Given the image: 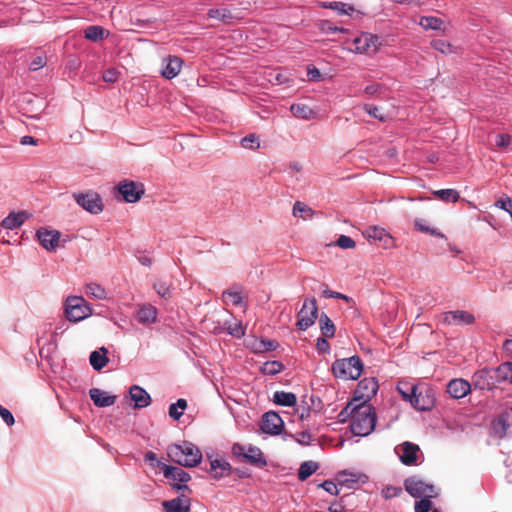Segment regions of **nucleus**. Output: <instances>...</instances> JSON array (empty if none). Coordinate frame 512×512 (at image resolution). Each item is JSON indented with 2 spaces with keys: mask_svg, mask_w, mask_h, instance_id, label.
Listing matches in <instances>:
<instances>
[{
  "mask_svg": "<svg viewBox=\"0 0 512 512\" xmlns=\"http://www.w3.org/2000/svg\"><path fill=\"white\" fill-rule=\"evenodd\" d=\"M376 414L373 406L366 401L358 402L350 423V429L356 436H367L374 430Z\"/></svg>",
  "mask_w": 512,
  "mask_h": 512,
  "instance_id": "1",
  "label": "nucleus"
},
{
  "mask_svg": "<svg viewBox=\"0 0 512 512\" xmlns=\"http://www.w3.org/2000/svg\"><path fill=\"white\" fill-rule=\"evenodd\" d=\"M168 456L171 461L185 467H195L202 460L200 449L188 441L170 445L168 447Z\"/></svg>",
  "mask_w": 512,
  "mask_h": 512,
  "instance_id": "2",
  "label": "nucleus"
},
{
  "mask_svg": "<svg viewBox=\"0 0 512 512\" xmlns=\"http://www.w3.org/2000/svg\"><path fill=\"white\" fill-rule=\"evenodd\" d=\"M331 370L336 378L343 380H356L360 377L363 371V363L358 356L337 359L332 364Z\"/></svg>",
  "mask_w": 512,
  "mask_h": 512,
  "instance_id": "3",
  "label": "nucleus"
},
{
  "mask_svg": "<svg viewBox=\"0 0 512 512\" xmlns=\"http://www.w3.org/2000/svg\"><path fill=\"white\" fill-rule=\"evenodd\" d=\"M410 390L411 393L408 394L399 388V392L405 399L409 398L413 407L420 411H427L433 408L435 404V398L431 389L426 387L412 386Z\"/></svg>",
  "mask_w": 512,
  "mask_h": 512,
  "instance_id": "4",
  "label": "nucleus"
},
{
  "mask_svg": "<svg viewBox=\"0 0 512 512\" xmlns=\"http://www.w3.org/2000/svg\"><path fill=\"white\" fill-rule=\"evenodd\" d=\"M65 314L69 321L78 322L92 314V308L83 297L70 296L66 299Z\"/></svg>",
  "mask_w": 512,
  "mask_h": 512,
  "instance_id": "5",
  "label": "nucleus"
},
{
  "mask_svg": "<svg viewBox=\"0 0 512 512\" xmlns=\"http://www.w3.org/2000/svg\"><path fill=\"white\" fill-rule=\"evenodd\" d=\"M173 489L180 495L172 500L164 501L162 506L166 512H189L191 508V499L186 492L192 491L186 484H171Z\"/></svg>",
  "mask_w": 512,
  "mask_h": 512,
  "instance_id": "6",
  "label": "nucleus"
},
{
  "mask_svg": "<svg viewBox=\"0 0 512 512\" xmlns=\"http://www.w3.org/2000/svg\"><path fill=\"white\" fill-rule=\"evenodd\" d=\"M405 490L414 498L434 497L435 488L417 476H412L404 481Z\"/></svg>",
  "mask_w": 512,
  "mask_h": 512,
  "instance_id": "7",
  "label": "nucleus"
},
{
  "mask_svg": "<svg viewBox=\"0 0 512 512\" xmlns=\"http://www.w3.org/2000/svg\"><path fill=\"white\" fill-rule=\"evenodd\" d=\"M318 317V306L315 298L305 300L301 310L297 314V327L306 330L312 326Z\"/></svg>",
  "mask_w": 512,
  "mask_h": 512,
  "instance_id": "8",
  "label": "nucleus"
},
{
  "mask_svg": "<svg viewBox=\"0 0 512 512\" xmlns=\"http://www.w3.org/2000/svg\"><path fill=\"white\" fill-rule=\"evenodd\" d=\"M73 198L79 206L92 214H99L103 211L101 197L96 192L74 193Z\"/></svg>",
  "mask_w": 512,
  "mask_h": 512,
  "instance_id": "9",
  "label": "nucleus"
},
{
  "mask_svg": "<svg viewBox=\"0 0 512 512\" xmlns=\"http://www.w3.org/2000/svg\"><path fill=\"white\" fill-rule=\"evenodd\" d=\"M354 48L352 51L356 53L374 54L380 46L379 37L370 33H363L353 40Z\"/></svg>",
  "mask_w": 512,
  "mask_h": 512,
  "instance_id": "10",
  "label": "nucleus"
},
{
  "mask_svg": "<svg viewBox=\"0 0 512 512\" xmlns=\"http://www.w3.org/2000/svg\"><path fill=\"white\" fill-rule=\"evenodd\" d=\"M378 388L379 385L376 378H364L358 383L353 399H359V402L366 401L368 403L376 395Z\"/></svg>",
  "mask_w": 512,
  "mask_h": 512,
  "instance_id": "11",
  "label": "nucleus"
},
{
  "mask_svg": "<svg viewBox=\"0 0 512 512\" xmlns=\"http://www.w3.org/2000/svg\"><path fill=\"white\" fill-rule=\"evenodd\" d=\"M118 191L123 196V199L128 203H135L139 201L144 194V189L141 184L127 180L118 185Z\"/></svg>",
  "mask_w": 512,
  "mask_h": 512,
  "instance_id": "12",
  "label": "nucleus"
},
{
  "mask_svg": "<svg viewBox=\"0 0 512 512\" xmlns=\"http://www.w3.org/2000/svg\"><path fill=\"white\" fill-rule=\"evenodd\" d=\"M283 426L284 422L276 412L269 411L262 416L261 429L266 434H280Z\"/></svg>",
  "mask_w": 512,
  "mask_h": 512,
  "instance_id": "13",
  "label": "nucleus"
},
{
  "mask_svg": "<svg viewBox=\"0 0 512 512\" xmlns=\"http://www.w3.org/2000/svg\"><path fill=\"white\" fill-rule=\"evenodd\" d=\"M474 322V315L468 311L456 310L443 314V323L446 325H471Z\"/></svg>",
  "mask_w": 512,
  "mask_h": 512,
  "instance_id": "14",
  "label": "nucleus"
},
{
  "mask_svg": "<svg viewBox=\"0 0 512 512\" xmlns=\"http://www.w3.org/2000/svg\"><path fill=\"white\" fill-rule=\"evenodd\" d=\"M419 446L411 443L404 442L397 448V453H399L400 460L404 465L410 466L416 464Z\"/></svg>",
  "mask_w": 512,
  "mask_h": 512,
  "instance_id": "15",
  "label": "nucleus"
},
{
  "mask_svg": "<svg viewBox=\"0 0 512 512\" xmlns=\"http://www.w3.org/2000/svg\"><path fill=\"white\" fill-rule=\"evenodd\" d=\"M37 237L43 248L52 251L59 245L61 234L57 230L41 228L37 231Z\"/></svg>",
  "mask_w": 512,
  "mask_h": 512,
  "instance_id": "16",
  "label": "nucleus"
},
{
  "mask_svg": "<svg viewBox=\"0 0 512 512\" xmlns=\"http://www.w3.org/2000/svg\"><path fill=\"white\" fill-rule=\"evenodd\" d=\"M182 64L181 58L169 55L162 60L161 75L166 79L175 78L180 73Z\"/></svg>",
  "mask_w": 512,
  "mask_h": 512,
  "instance_id": "17",
  "label": "nucleus"
},
{
  "mask_svg": "<svg viewBox=\"0 0 512 512\" xmlns=\"http://www.w3.org/2000/svg\"><path fill=\"white\" fill-rule=\"evenodd\" d=\"M364 236L369 240L373 241L375 244H380L383 247H388L392 241V236L381 227L370 226L365 232Z\"/></svg>",
  "mask_w": 512,
  "mask_h": 512,
  "instance_id": "18",
  "label": "nucleus"
},
{
  "mask_svg": "<svg viewBox=\"0 0 512 512\" xmlns=\"http://www.w3.org/2000/svg\"><path fill=\"white\" fill-rule=\"evenodd\" d=\"M471 391L468 381L458 378L451 380L447 385V393L454 399L465 397Z\"/></svg>",
  "mask_w": 512,
  "mask_h": 512,
  "instance_id": "19",
  "label": "nucleus"
},
{
  "mask_svg": "<svg viewBox=\"0 0 512 512\" xmlns=\"http://www.w3.org/2000/svg\"><path fill=\"white\" fill-rule=\"evenodd\" d=\"M90 398L97 407H108L115 403L116 396L110 395L107 392L99 389L92 388L89 391Z\"/></svg>",
  "mask_w": 512,
  "mask_h": 512,
  "instance_id": "20",
  "label": "nucleus"
},
{
  "mask_svg": "<svg viewBox=\"0 0 512 512\" xmlns=\"http://www.w3.org/2000/svg\"><path fill=\"white\" fill-rule=\"evenodd\" d=\"M160 465L163 467L164 476L168 479L178 481L177 484H185L191 479L190 475L181 468L158 463V466Z\"/></svg>",
  "mask_w": 512,
  "mask_h": 512,
  "instance_id": "21",
  "label": "nucleus"
},
{
  "mask_svg": "<svg viewBox=\"0 0 512 512\" xmlns=\"http://www.w3.org/2000/svg\"><path fill=\"white\" fill-rule=\"evenodd\" d=\"M244 460H246L249 464L263 468L267 465V461L264 457L263 452L260 448L256 446H248L246 450V454L244 455Z\"/></svg>",
  "mask_w": 512,
  "mask_h": 512,
  "instance_id": "22",
  "label": "nucleus"
},
{
  "mask_svg": "<svg viewBox=\"0 0 512 512\" xmlns=\"http://www.w3.org/2000/svg\"><path fill=\"white\" fill-rule=\"evenodd\" d=\"M129 394L131 399L135 402L136 408H144L150 405V395L142 387L133 385L129 390Z\"/></svg>",
  "mask_w": 512,
  "mask_h": 512,
  "instance_id": "23",
  "label": "nucleus"
},
{
  "mask_svg": "<svg viewBox=\"0 0 512 512\" xmlns=\"http://www.w3.org/2000/svg\"><path fill=\"white\" fill-rule=\"evenodd\" d=\"M27 214L25 212L10 213L1 222V226L5 229H16L20 227L26 220Z\"/></svg>",
  "mask_w": 512,
  "mask_h": 512,
  "instance_id": "24",
  "label": "nucleus"
},
{
  "mask_svg": "<svg viewBox=\"0 0 512 512\" xmlns=\"http://www.w3.org/2000/svg\"><path fill=\"white\" fill-rule=\"evenodd\" d=\"M107 352V349L102 347L99 350H95L90 354V364L95 370L100 371L102 368L106 366L108 362Z\"/></svg>",
  "mask_w": 512,
  "mask_h": 512,
  "instance_id": "25",
  "label": "nucleus"
},
{
  "mask_svg": "<svg viewBox=\"0 0 512 512\" xmlns=\"http://www.w3.org/2000/svg\"><path fill=\"white\" fill-rule=\"evenodd\" d=\"M273 401L277 405L291 407L296 405L297 397L291 392L276 391L273 395Z\"/></svg>",
  "mask_w": 512,
  "mask_h": 512,
  "instance_id": "26",
  "label": "nucleus"
},
{
  "mask_svg": "<svg viewBox=\"0 0 512 512\" xmlns=\"http://www.w3.org/2000/svg\"><path fill=\"white\" fill-rule=\"evenodd\" d=\"M231 469V465L222 459H214L210 462V471L213 478L220 479Z\"/></svg>",
  "mask_w": 512,
  "mask_h": 512,
  "instance_id": "27",
  "label": "nucleus"
},
{
  "mask_svg": "<svg viewBox=\"0 0 512 512\" xmlns=\"http://www.w3.org/2000/svg\"><path fill=\"white\" fill-rule=\"evenodd\" d=\"M290 111L295 117H298V118H301L304 120H310L315 115V112L308 105L303 104V103L291 105Z\"/></svg>",
  "mask_w": 512,
  "mask_h": 512,
  "instance_id": "28",
  "label": "nucleus"
},
{
  "mask_svg": "<svg viewBox=\"0 0 512 512\" xmlns=\"http://www.w3.org/2000/svg\"><path fill=\"white\" fill-rule=\"evenodd\" d=\"M207 16L208 18L217 19L225 24L230 23L234 19L231 10L227 8L209 9Z\"/></svg>",
  "mask_w": 512,
  "mask_h": 512,
  "instance_id": "29",
  "label": "nucleus"
},
{
  "mask_svg": "<svg viewBox=\"0 0 512 512\" xmlns=\"http://www.w3.org/2000/svg\"><path fill=\"white\" fill-rule=\"evenodd\" d=\"M157 317V310L151 305L142 306L137 312V319L141 323L154 322Z\"/></svg>",
  "mask_w": 512,
  "mask_h": 512,
  "instance_id": "30",
  "label": "nucleus"
},
{
  "mask_svg": "<svg viewBox=\"0 0 512 512\" xmlns=\"http://www.w3.org/2000/svg\"><path fill=\"white\" fill-rule=\"evenodd\" d=\"M224 326L225 331L233 337L241 338L245 335V329L243 328L242 323L236 319L225 320Z\"/></svg>",
  "mask_w": 512,
  "mask_h": 512,
  "instance_id": "31",
  "label": "nucleus"
},
{
  "mask_svg": "<svg viewBox=\"0 0 512 512\" xmlns=\"http://www.w3.org/2000/svg\"><path fill=\"white\" fill-rule=\"evenodd\" d=\"M319 468V465L314 461H305L303 462L298 470V479L300 481H305L308 479L313 473H315Z\"/></svg>",
  "mask_w": 512,
  "mask_h": 512,
  "instance_id": "32",
  "label": "nucleus"
},
{
  "mask_svg": "<svg viewBox=\"0 0 512 512\" xmlns=\"http://www.w3.org/2000/svg\"><path fill=\"white\" fill-rule=\"evenodd\" d=\"M320 330L324 337H333L335 334V325L327 314L322 313L319 319Z\"/></svg>",
  "mask_w": 512,
  "mask_h": 512,
  "instance_id": "33",
  "label": "nucleus"
},
{
  "mask_svg": "<svg viewBox=\"0 0 512 512\" xmlns=\"http://www.w3.org/2000/svg\"><path fill=\"white\" fill-rule=\"evenodd\" d=\"M431 46L432 48H434L436 51L440 52L443 55L456 54L458 52L455 46L442 39L433 40L431 42Z\"/></svg>",
  "mask_w": 512,
  "mask_h": 512,
  "instance_id": "34",
  "label": "nucleus"
},
{
  "mask_svg": "<svg viewBox=\"0 0 512 512\" xmlns=\"http://www.w3.org/2000/svg\"><path fill=\"white\" fill-rule=\"evenodd\" d=\"M433 194L440 200L455 203L459 200V192L455 189H442L434 191Z\"/></svg>",
  "mask_w": 512,
  "mask_h": 512,
  "instance_id": "35",
  "label": "nucleus"
},
{
  "mask_svg": "<svg viewBox=\"0 0 512 512\" xmlns=\"http://www.w3.org/2000/svg\"><path fill=\"white\" fill-rule=\"evenodd\" d=\"M222 299L226 304L229 302L236 306L242 304L241 292L238 289H227L223 291Z\"/></svg>",
  "mask_w": 512,
  "mask_h": 512,
  "instance_id": "36",
  "label": "nucleus"
},
{
  "mask_svg": "<svg viewBox=\"0 0 512 512\" xmlns=\"http://www.w3.org/2000/svg\"><path fill=\"white\" fill-rule=\"evenodd\" d=\"M186 407L187 401L185 399H178L176 403L170 405L169 416L174 420H179Z\"/></svg>",
  "mask_w": 512,
  "mask_h": 512,
  "instance_id": "37",
  "label": "nucleus"
},
{
  "mask_svg": "<svg viewBox=\"0 0 512 512\" xmlns=\"http://www.w3.org/2000/svg\"><path fill=\"white\" fill-rule=\"evenodd\" d=\"M496 378L500 381L510 380L512 382V363L506 362L501 364L495 370Z\"/></svg>",
  "mask_w": 512,
  "mask_h": 512,
  "instance_id": "38",
  "label": "nucleus"
},
{
  "mask_svg": "<svg viewBox=\"0 0 512 512\" xmlns=\"http://www.w3.org/2000/svg\"><path fill=\"white\" fill-rule=\"evenodd\" d=\"M419 24L424 29L438 30L441 28L443 21L434 16H423L421 17Z\"/></svg>",
  "mask_w": 512,
  "mask_h": 512,
  "instance_id": "39",
  "label": "nucleus"
},
{
  "mask_svg": "<svg viewBox=\"0 0 512 512\" xmlns=\"http://www.w3.org/2000/svg\"><path fill=\"white\" fill-rule=\"evenodd\" d=\"M85 292L87 295L95 298V299H104L106 298L105 289L96 283H89L85 287Z\"/></svg>",
  "mask_w": 512,
  "mask_h": 512,
  "instance_id": "40",
  "label": "nucleus"
},
{
  "mask_svg": "<svg viewBox=\"0 0 512 512\" xmlns=\"http://www.w3.org/2000/svg\"><path fill=\"white\" fill-rule=\"evenodd\" d=\"M492 431L494 432V434H496L500 438L510 434V432L508 431V426L505 423L503 415H501L495 421H493Z\"/></svg>",
  "mask_w": 512,
  "mask_h": 512,
  "instance_id": "41",
  "label": "nucleus"
},
{
  "mask_svg": "<svg viewBox=\"0 0 512 512\" xmlns=\"http://www.w3.org/2000/svg\"><path fill=\"white\" fill-rule=\"evenodd\" d=\"M105 30L96 25L88 26L85 29V38L91 41H98L103 39Z\"/></svg>",
  "mask_w": 512,
  "mask_h": 512,
  "instance_id": "42",
  "label": "nucleus"
},
{
  "mask_svg": "<svg viewBox=\"0 0 512 512\" xmlns=\"http://www.w3.org/2000/svg\"><path fill=\"white\" fill-rule=\"evenodd\" d=\"M314 214L313 210L305 205L304 203L297 201L293 206V215L300 216L304 219L312 217Z\"/></svg>",
  "mask_w": 512,
  "mask_h": 512,
  "instance_id": "43",
  "label": "nucleus"
},
{
  "mask_svg": "<svg viewBox=\"0 0 512 512\" xmlns=\"http://www.w3.org/2000/svg\"><path fill=\"white\" fill-rule=\"evenodd\" d=\"M359 402V399H352L339 413L338 417L340 421L345 422L348 417H351V420L353 419L354 412L356 410L357 403Z\"/></svg>",
  "mask_w": 512,
  "mask_h": 512,
  "instance_id": "44",
  "label": "nucleus"
},
{
  "mask_svg": "<svg viewBox=\"0 0 512 512\" xmlns=\"http://www.w3.org/2000/svg\"><path fill=\"white\" fill-rule=\"evenodd\" d=\"M363 110L368 113L371 117L378 119L381 122H386L388 120V115L382 113L377 106L371 104H364Z\"/></svg>",
  "mask_w": 512,
  "mask_h": 512,
  "instance_id": "45",
  "label": "nucleus"
},
{
  "mask_svg": "<svg viewBox=\"0 0 512 512\" xmlns=\"http://www.w3.org/2000/svg\"><path fill=\"white\" fill-rule=\"evenodd\" d=\"M414 226H415V229L420 231V232H423V233H427V234H430L432 236H436V237H440V238H444V235L439 232L437 229L435 228H430L428 225H426L422 219H416L414 221Z\"/></svg>",
  "mask_w": 512,
  "mask_h": 512,
  "instance_id": "46",
  "label": "nucleus"
},
{
  "mask_svg": "<svg viewBox=\"0 0 512 512\" xmlns=\"http://www.w3.org/2000/svg\"><path fill=\"white\" fill-rule=\"evenodd\" d=\"M283 369V364L279 361H267L262 366V372L267 375H275Z\"/></svg>",
  "mask_w": 512,
  "mask_h": 512,
  "instance_id": "47",
  "label": "nucleus"
},
{
  "mask_svg": "<svg viewBox=\"0 0 512 512\" xmlns=\"http://www.w3.org/2000/svg\"><path fill=\"white\" fill-rule=\"evenodd\" d=\"M241 145L246 149H257L260 146V142L255 134H249L242 138Z\"/></svg>",
  "mask_w": 512,
  "mask_h": 512,
  "instance_id": "48",
  "label": "nucleus"
},
{
  "mask_svg": "<svg viewBox=\"0 0 512 512\" xmlns=\"http://www.w3.org/2000/svg\"><path fill=\"white\" fill-rule=\"evenodd\" d=\"M205 328L208 329L210 332H213L215 334H220L225 331L224 323L221 324L220 322H214L211 321L210 318H206L204 320Z\"/></svg>",
  "mask_w": 512,
  "mask_h": 512,
  "instance_id": "49",
  "label": "nucleus"
},
{
  "mask_svg": "<svg viewBox=\"0 0 512 512\" xmlns=\"http://www.w3.org/2000/svg\"><path fill=\"white\" fill-rule=\"evenodd\" d=\"M337 246L342 249H353L356 246L355 241L346 235H341L336 242Z\"/></svg>",
  "mask_w": 512,
  "mask_h": 512,
  "instance_id": "50",
  "label": "nucleus"
},
{
  "mask_svg": "<svg viewBox=\"0 0 512 512\" xmlns=\"http://www.w3.org/2000/svg\"><path fill=\"white\" fill-rule=\"evenodd\" d=\"M431 497H424L415 503V512H429L432 506Z\"/></svg>",
  "mask_w": 512,
  "mask_h": 512,
  "instance_id": "51",
  "label": "nucleus"
},
{
  "mask_svg": "<svg viewBox=\"0 0 512 512\" xmlns=\"http://www.w3.org/2000/svg\"><path fill=\"white\" fill-rule=\"evenodd\" d=\"M47 64V57L45 55L36 56L30 63L29 69L32 71L39 70Z\"/></svg>",
  "mask_w": 512,
  "mask_h": 512,
  "instance_id": "52",
  "label": "nucleus"
},
{
  "mask_svg": "<svg viewBox=\"0 0 512 512\" xmlns=\"http://www.w3.org/2000/svg\"><path fill=\"white\" fill-rule=\"evenodd\" d=\"M383 497L386 499H390L393 497H398L402 494V488L401 487H395V486H386L382 490Z\"/></svg>",
  "mask_w": 512,
  "mask_h": 512,
  "instance_id": "53",
  "label": "nucleus"
},
{
  "mask_svg": "<svg viewBox=\"0 0 512 512\" xmlns=\"http://www.w3.org/2000/svg\"><path fill=\"white\" fill-rule=\"evenodd\" d=\"M319 486L321 488H323L325 491H327L328 493H330L331 495L339 494L337 485L331 480H326L323 483H321Z\"/></svg>",
  "mask_w": 512,
  "mask_h": 512,
  "instance_id": "54",
  "label": "nucleus"
},
{
  "mask_svg": "<svg viewBox=\"0 0 512 512\" xmlns=\"http://www.w3.org/2000/svg\"><path fill=\"white\" fill-rule=\"evenodd\" d=\"M0 416L8 426H12L15 423L12 413L3 406L0 405Z\"/></svg>",
  "mask_w": 512,
  "mask_h": 512,
  "instance_id": "55",
  "label": "nucleus"
},
{
  "mask_svg": "<svg viewBox=\"0 0 512 512\" xmlns=\"http://www.w3.org/2000/svg\"><path fill=\"white\" fill-rule=\"evenodd\" d=\"M511 143V137L508 134H499L496 136V146L506 148Z\"/></svg>",
  "mask_w": 512,
  "mask_h": 512,
  "instance_id": "56",
  "label": "nucleus"
},
{
  "mask_svg": "<svg viewBox=\"0 0 512 512\" xmlns=\"http://www.w3.org/2000/svg\"><path fill=\"white\" fill-rule=\"evenodd\" d=\"M118 78V72L115 69H107L103 73V80L107 83H114Z\"/></svg>",
  "mask_w": 512,
  "mask_h": 512,
  "instance_id": "57",
  "label": "nucleus"
},
{
  "mask_svg": "<svg viewBox=\"0 0 512 512\" xmlns=\"http://www.w3.org/2000/svg\"><path fill=\"white\" fill-rule=\"evenodd\" d=\"M246 450H247V447L242 445V444H239V443H235L232 446V454L235 457H237V458L244 459V455L246 454Z\"/></svg>",
  "mask_w": 512,
  "mask_h": 512,
  "instance_id": "58",
  "label": "nucleus"
},
{
  "mask_svg": "<svg viewBox=\"0 0 512 512\" xmlns=\"http://www.w3.org/2000/svg\"><path fill=\"white\" fill-rule=\"evenodd\" d=\"M327 337H320L317 339L316 347L320 353H327L330 349L329 342L326 340Z\"/></svg>",
  "mask_w": 512,
  "mask_h": 512,
  "instance_id": "59",
  "label": "nucleus"
},
{
  "mask_svg": "<svg viewBox=\"0 0 512 512\" xmlns=\"http://www.w3.org/2000/svg\"><path fill=\"white\" fill-rule=\"evenodd\" d=\"M337 4L339 5L338 9L335 10L338 11L340 14L350 15L354 11V7L348 4H345L343 2H337Z\"/></svg>",
  "mask_w": 512,
  "mask_h": 512,
  "instance_id": "60",
  "label": "nucleus"
},
{
  "mask_svg": "<svg viewBox=\"0 0 512 512\" xmlns=\"http://www.w3.org/2000/svg\"><path fill=\"white\" fill-rule=\"evenodd\" d=\"M157 293L162 297H167L169 295V288L164 283H156L154 285Z\"/></svg>",
  "mask_w": 512,
  "mask_h": 512,
  "instance_id": "61",
  "label": "nucleus"
},
{
  "mask_svg": "<svg viewBox=\"0 0 512 512\" xmlns=\"http://www.w3.org/2000/svg\"><path fill=\"white\" fill-rule=\"evenodd\" d=\"M381 89V85L380 84H372V85H368L364 92L370 96H373V95H376L377 93H379Z\"/></svg>",
  "mask_w": 512,
  "mask_h": 512,
  "instance_id": "62",
  "label": "nucleus"
},
{
  "mask_svg": "<svg viewBox=\"0 0 512 512\" xmlns=\"http://www.w3.org/2000/svg\"><path fill=\"white\" fill-rule=\"evenodd\" d=\"M298 436L297 441L301 444H309L312 440V436L309 432H301Z\"/></svg>",
  "mask_w": 512,
  "mask_h": 512,
  "instance_id": "63",
  "label": "nucleus"
},
{
  "mask_svg": "<svg viewBox=\"0 0 512 512\" xmlns=\"http://www.w3.org/2000/svg\"><path fill=\"white\" fill-rule=\"evenodd\" d=\"M505 420L506 425L508 426V431L512 434V409L506 411L502 414Z\"/></svg>",
  "mask_w": 512,
  "mask_h": 512,
  "instance_id": "64",
  "label": "nucleus"
}]
</instances>
